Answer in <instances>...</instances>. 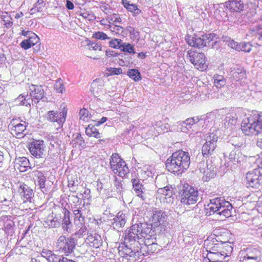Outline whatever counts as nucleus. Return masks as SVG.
Instances as JSON below:
<instances>
[{
    "instance_id": "19",
    "label": "nucleus",
    "mask_w": 262,
    "mask_h": 262,
    "mask_svg": "<svg viewBox=\"0 0 262 262\" xmlns=\"http://www.w3.org/2000/svg\"><path fill=\"white\" fill-rule=\"evenodd\" d=\"M127 217L122 211L119 212L113 219L112 225L114 229L118 230L126 224Z\"/></svg>"
},
{
    "instance_id": "42",
    "label": "nucleus",
    "mask_w": 262,
    "mask_h": 262,
    "mask_svg": "<svg viewBox=\"0 0 262 262\" xmlns=\"http://www.w3.org/2000/svg\"><path fill=\"white\" fill-rule=\"evenodd\" d=\"M73 214H74V216H75V219H74L75 223L76 224H78V223L77 222H79V223L80 225H82V223L84 222V217L82 215L81 211L78 209H75L73 210Z\"/></svg>"
},
{
    "instance_id": "63",
    "label": "nucleus",
    "mask_w": 262,
    "mask_h": 262,
    "mask_svg": "<svg viewBox=\"0 0 262 262\" xmlns=\"http://www.w3.org/2000/svg\"><path fill=\"white\" fill-rule=\"evenodd\" d=\"M81 227L79 229L78 231L76 232V234L79 237H80L82 235L85 234L87 232V227L84 225H81Z\"/></svg>"
},
{
    "instance_id": "60",
    "label": "nucleus",
    "mask_w": 262,
    "mask_h": 262,
    "mask_svg": "<svg viewBox=\"0 0 262 262\" xmlns=\"http://www.w3.org/2000/svg\"><path fill=\"white\" fill-rule=\"evenodd\" d=\"M88 46L90 47V49L92 48L94 50H102V47L100 43H99L97 42H90L88 44Z\"/></svg>"
},
{
    "instance_id": "33",
    "label": "nucleus",
    "mask_w": 262,
    "mask_h": 262,
    "mask_svg": "<svg viewBox=\"0 0 262 262\" xmlns=\"http://www.w3.org/2000/svg\"><path fill=\"white\" fill-rule=\"evenodd\" d=\"M117 172H113L114 173L117 174L120 177H125L128 173H129V168L125 163V161L121 162L117 167Z\"/></svg>"
},
{
    "instance_id": "30",
    "label": "nucleus",
    "mask_w": 262,
    "mask_h": 262,
    "mask_svg": "<svg viewBox=\"0 0 262 262\" xmlns=\"http://www.w3.org/2000/svg\"><path fill=\"white\" fill-rule=\"evenodd\" d=\"M64 217L62 220V228L64 231L68 232H70L72 223L70 219V211L66 209H63Z\"/></svg>"
},
{
    "instance_id": "8",
    "label": "nucleus",
    "mask_w": 262,
    "mask_h": 262,
    "mask_svg": "<svg viewBox=\"0 0 262 262\" xmlns=\"http://www.w3.org/2000/svg\"><path fill=\"white\" fill-rule=\"evenodd\" d=\"M187 58L190 62L199 70H205L208 66L206 63V57L203 53L197 52L195 51H187Z\"/></svg>"
},
{
    "instance_id": "12",
    "label": "nucleus",
    "mask_w": 262,
    "mask_h": 262,
    "mask_svg": "<svg viewBox=\"0 0 262 262\" xmlns=\"http://www.w3.org/2000/svg\"><path fill=\"white\" fill-rule=\"evenodd\" d=\"M31 154L36 158H43L46 156V146L42 140H35L29 145Z\"/></svg>"
},
{
    "instance_id": "22",
    "label": "nucleus",
    "mask_w": 262,
    "mask_h": 262,
    "mask_svg": "<svg viewBox=\"0 0 262 262\" xmlns=\"http://www.w3.org/2000/svg\"><path fill=\"white\" fill-rule=\"evenodd\" d=\"M145 241V244L141 247V252H142L143 255L150 254L154 253L157 249L158 245L157 243L152 242L150 243L149 238L147 237Z\"/></svg>"
},
{
    "instance_id": "61",
    "label": "nucleus",
    "mask_w": 262,
    "mask_h": 262,
    "mask_svg": "<svg viewBox=\"0 0 262 262\" xmlns=\"http://www.w3.org/2000/svg\"><path fill=\"white\" fill-rule=\"evenodd\" d=\"M30 39L31 42L33 43L32 46L36 45L39 41V38L35 34L31 33V35L29 36V39Z\"/></svg>"
},
{
    "instance_id": "36",
    "label": "nucleus",
    "mask_w": 262,
    "mask_h": 262,
    "mask_svg": "<svg viewBox=\"0 0 262 262\" xmlns=\"http://www.w3.org/2000/svg\"><path fill=\"white\" fill-rule=\"evenodd\" d=\"M231 75L236 81H239L245 77L246 72L243 68L234 69L231 71Z\"/></svg>"
},
{
    "instance_id": "54",
    "label": "nucleus",
    "mask_w": 262,
    "mask_h": 262,
    "mask_svg": "<svg viewBox=\"0 0 262 262\" xmlns=\"http://www.w3.org/2000/svg\"><path fill=\"white\" fill-rule=\"evenodd\" d=\"M122 41L119 39H114L109 42V45L111 47L117 49H121V45L122 44Z\"/></svg>"
},
{
    "instance_id": "37",
    "label": "nucleus",
    "mask_w": 262,
    "mask_h": 262,
    "mask_svg": "<svg viewBox=\"0 0 262 262\" xmlns=\"http://www.w3.org/2000/svg\"><path fill=\"white\" fill-rule=\"evenodd\" d=\"M249 31L252 34L255 35L258 39L262 40V26H251L249 28Z\"/></svg>"
},
{
    "instance_id": "39",
    "label": "nucleus",
    "mask_w": 262,
    "mask_h": 262,
    "mask_svg": "<svg viewBox=\"0 0 262 262\" xmlns=\"http://www.w3.org/2000/svg\"><path fill=\"white\" fill-rule=\"evenodd\" d=\"M213 79L214 85L217 88L220 89L226 84V80L223 76L215 75Z\"/></svg>"
},
{
    "instance_id": "13",
    "label": "nucleus",
    "mask_w": 262,
    "mask_h": 262,
    "mask_svg": "<svg viewBox=\"0 0 262 262\" xmlns=\"http://www.w3.org/2000/svg\"><path fill=\"white\" fill-rule=\"evenodd\" d=\"M67 113V111L64 109L59 113L57 111H50L48 112L45 118L50 122H56L58 125V127L60 128L66 121Z\"/></svg>"
},
{
    "instance_id": "27",
    "label": "nucleus",
    "mask_w": 262,
    "mask_h": 262,
    "mask_svg": "<svg viewBox=\"0 0 262 262\" xmlns=\"http://www.w3.org/2000/svg\"><path fill=\"white\" fill-rule=\"evenodd\" d=\"M14 102L16 105L28 106L31 105V103H32V99L30 98L28 93H24L20 94L14 100Z\"/></svg>"
},
{
    "instance_id": "57",
    "label": "nucleus",
    "mask_w": 262,
    "mask_h": 262,
    "mask_svg": "<svg viewBox=\"0 0 262 262\" xmlns=\"http://www.w3.org/2000/svg\"><path fill=\"white\" fill-rule=\"evenodd\" d=\"M127 10L132 12L134 13V15H137L139 14L141 11L138 8L137 6L133 4H130L129 6L127 8Z\"/></svg>"
},
{
    "instance_id": "25",
    "label": "nucleus",
    "mask_w": 262,
    "mask_h": 262,
    "mask_svg": "<svg viewBox=\"0 0 262 262\" xmlns=\"http://www.w3.org/2000/svg\"><path fill=\"white\" fill-rule=\"evenodd\" d=\"M199 121L198 117L190 118L186 119L180 123L181 125V131L184 133H188L192 126Z\"/></svg>"
},
{
    "instance_id": "41",
    "label": "nucleus",
    "mask_w": 262,
    "mask_h": 262,
    "mask_svg": "<svg viewBox=\"0 0 262 262\" xmlns=\"http://www.w3.org/2000/svg\"><path fill=\"white\" fill-rule=\"evenodd\" d=\"M34 176L37 178V181L41 189L45 188L46 178L43 174L40 171H35Z\"/></svg>"
},
{
    "instance_id": "32",
    "label": "nucleus",
    "mask_w": 262,
    "mask_h": 262,
    "mask_svg": "<svg viewBox=\"0 0 262 262\" xmlns=\"http://www.w3.org/2000/svg\"><path fill=\"white\" fill-rule=\"evenodd\" d=\"M260 255V251L258 249L256 248H249L247 249L246 254L244 256L250 258L261 260Z\"/></svg>"
},
{
    "instance_id": "15",
    "label": "nucleus",
    "mask_w": 262,
    "mask_h": 262,
    "mask_svg": "<svg viewBox=\"0 0 262 262\" xmlns=\"http://www.w3.org/2000/svg\"><path fill=\"white\" fill-rule=\"evenodd\" d=\"M131 182L134 193L142 200L146 198L145 190L140 180L138 178L132 179Z\"/></svg>"
},
{
    "instance_id": "20",
    "label": "nucleus",
    "mask_w": 262,
    "mask_h": 262,
    "mask_svg": "<svg viewBox=\"0 0 262 262\" xmlns=\"http://www.w3.org/2000/svg\"><path fill=\"white\" fill-rule=\"evenodd\" d=\"M14 167L21 172L31 169L30 163L29 160L25 157L16 158L14 162Z\"/></svg>"
},
{
    "instance_id": "48",
    "label": "nucleus",
    "mask_w": 262,
    "mask_h": 262,
    "mask_svg": "<svg viewBox=\"0 0 262 262\" xmlns=\"http://www.w3.org/2000/svg\"><path fill=\"white\" fill-rule=\"evenodd\" d=\"M214 167L211 165L209 167L208 166L207 168L204 170L203 173L206 177V178H212L215 175V170Z\"/></svg>"
},
{
    "instance_id": "62",
    "label": "nucleus",
    "mask_w": 262,
    "mask_h": 262,
    "mask_svg": "<svg viewBox=\"0 0 262 262\" xmlns=\"http://www.w3.org/2000/svg\"><path fill=\"white\" fill-rule=\"evenodd\" d=\"M208 166H209V165L207 162L205 161H202L198 164V168L199 169V170L201 173H203L204 170H205Z\"/></svg>"
},
{
    "instance_id": "5",
    "label": "nucleus",
    "mask_w": 262,
    "mask_h": 262,
    "mask_svg": "<svg viewBox=\"0 0 262 262\" xmlns=\"http://www.w3.org/2000/svg\"><path fill=\"white\" fill-rule=\"evenodd\" d=\"M217 130H213V132L206 134L205 142L202 148V154L204 158H209L214 154L217 147Z\"/></svg>"
},
{
    "instance_id": "31",
    "label": "nucleus",
    "mask_w": 262,
    "mask_h": 262,
    "mask_svg": "<svg viewBox=\"0 0 262 262\" xmlns=\"http://www.w3.org/2000/svg\"><path fill=\"white\" fill-rule=\"evenodd\" d=\"M229 159L230 162L233 163V164L240 163L243 160V157L241 152L236 150L232 151L229 155Z\"/></svg>"
},
{
    "instance_id": "51",
    "label": "nucleus",
    "mask_w": 262,
    "mask_h": 262,
    "mask_svg": "<svg viewBox=\"0 0 262 262\" xmlns=\"http://www.w3.org/2000/svg\"><path fill=\"white\" fill-rule=\"evenodd\" d=\"M73 141L74 142V143L77 144L81 147H84L85 146L84 140L81 134L79 133H76L75 134V137Z\"/></svg>"
},
{
    "instance_id": "18",
    "label": "nucleus",
    "mask_w": 262,
    "mask_h": 262,
    "mask_svg": "<svg viewBox=\"0 0 262 262\" xmlns=\"http://www.w3.org/2000/svg\"><path fill=\"white\" fill-rule=\"evenodd\" d=\"M30 98L33 99H36L38 102L39 100L42 99L45 96V91L41 85H31L30 88Z\"/></svg>"
},
{
    "instance_id": "47",
    "label": "nucleus",
    "mask_w": 262,
    "mask_h": 262,
    "mask_svg": "<svg viewBox=\"0 0 262 262\" xmlns=\"http://www.w3.org/2000/svg\"><path fill=\"white\" fill-rule=\"evenodd\" d=\"M121 50L124 52H127L130 54L135 53L134 47L129 43H122L121 45Z\"/></svg>"
},
{
    "instance_id": "38",
    "label": "nucleus",
    "mask_w": 262,
    "mask_h": 262,
    "mask_svg": "<svg viewBox=\"0 0 262 262\" xmlns=\"http://www.w3.org/2000/svg\"><path fill=\"white\" fill-rule=\"evenodd\" d=\"M43 7V0H38L37 2L34 4L33 7L30 9V14L32 15L36 12H41Z\"/></svg>"
},
{
    "instance_id": "29",
    "label": "nucleus",
    "mask_w": 262,
    "mask_h": 262,
    "mask_svg": "<svg viewBox=\"0 0 262 262\" xmlns=\"http://www.w3.org/2000/svg\"><path fill=\"white\" fill-rule=\"evenodd\" d=\"M124 161L117 153H113L110 159V168L113 172H117V167L121 162Z\"/></svg>"
},
{
    "instance_id": "49",
    "label": "nucleus",
    "mask_w": 262,
    "mask_h": 262,
    "mask_svg": "<svg viewBox=\"0 0 262 262\" xmlns=\"http://www.w3.org/2000/svg\"><path fill=\"white\" fill-rule=\"evenodd\" d=\"M114 189L119 193L121 194L123 191V187L122 184V181L118 180L117 178L115 177V180L114 182Z\"/></svg>"
},
{
    "instance_id": "53",
    "label": "nucleus",
    "mask_w": 262,
    "mask_h": 262,
    "mask_svg": "<svg viewBox=\"0 0 262 262\" xmlns=\"http://www.w3.org/2000/svg\"><path fill=\"white\" fill-rule=\"evenodd\" d=\"M110 28L112 32L117 34H120L123 32V28L118 25L113 24L112 25H110Z\"/></svg>"
},
{
    "instance_id": "35",
    "label": "nucleus",
    "mask_w": 262,
    "mask_h": 262,
    "mask_svg": "<svg viewBox=\"0 0 262 262\" xmlns=\"http://www.w3.org/2000/svg\"><path fill=\"white\" fill-rule=\"evenodd\" d=\"M95 126V123L89 124L85 129V133L89 137H94L97 139L100 138V134Z\"/></svg>"
},
{
    "instance_id": "28",
    "label": "nucleus",
    "mask_w": 262,
    "mask_h": 262,
    "mask_svg": "<svg viewBox=\"0 0 262 262\" xmlns=\"http://www.w3.org/2000/svg\"><path fill=\"white\" fill-rule=\"evenodd\" d=\"M203 37L206 42V47L211 46L212 48H213L217 43L219 38V35L214 33L205 34L203 35Z\"/></svg>"
},
{
    "instance_id": "11",
    "label": "nucleus",
    "mask_w": 262,
    "mask_h": 262,
    "mask_svg": "<svg viewBox=\"0 0 262 262\" xmlns=\"http://www.w3.org/2000/svg\"><path fill=\"white\" fill-rule=\"evenodd\" d=\"M233 248L231 246H225V251L208 252L207 256L210 262L222 261L223 260L228 261L229 260L228 258Z\"/></svg>"
},
{
    "instance_id": "34",
    "label": "nucleus",
    "mask_w": 262,
    "mask_h": 262,
    "mask_svg": "<svg viewBox=\"0 0 262 262\" xmlns=\"http://www.w3.org/2000/svg\"><path fill=\"white\" fill-rule=\"evenodd\" d=\"M158 193L170 198L174 194V190L172 185H169L163 188H159Z\"/></svg>"
},
{
    "instance_id": "56",
    "label": "nucleus",
    "mask_w": 262,
    "mask_h": 262,
    "mask_svg": "<svg viewBox=\"0 0 262 262\" xmlns=\"http://www.w3.org/2000/svg\"><path fill=\"white\" fill-rule=\"evenodd\" d=\"M54 89L58 93H63V91H64V89L61 80H59L56 82L55 84H54Z\"/></svg>"
},
{
    "instance_id": "2",
    "label": "nucleus",
    "mask_w": 262,
    "mask_h": 262,
    "mask_svg": "<svg viewBox=\"0 0 262 262\" xmlns=\"http://www.w3.org/2000/svg\"><path fill=\"white\" fill-rule=\"evenodd\" d=\"M206 210L209 215L216 214L224 220L231 216L233 207L223 197H215L209 200Z\"/></svg>"
},
{
    "instance_id": "55",
    "label": "nucleus",
    "mask_w": 262,
    "mask_h": 262,
    "mask_svg": "<svg viewBox=\"0 0 262 262\" xmlns=\"http://www.w3.org/2000/svg\"><path fill=\"white\" fill-rule=\"evenodd\" d=\"M80 119L83 121H86L89 116V111L83 108L80 110L79 112Z\"/></svg>"
},
{
    "instance_id": "44",
    "label": "nucleus",
    "mask_w": 262,
    "mask_h": 262,
    "mask_svg": "<svg viewBox=\"0 0 262 262\" xmlns=\"http://www.w3.org/2000/svg\"><path fill=\"white\" fill-rule=\"evenodd\" d=\"M127 75L136 81H138L141 79L140 72L136 69L129 70L127 72Z\"/></svg>"
},
{
    "instance_id": "50",
    "label": "nucleus",
    "mask_w": 262,
    "mask_h": 262,
    "mask_svg": "<svg viewBox=\"0 0 262 262\" xmlns=\"http://www.w3.org/2000/svg\"><path fill=\"white\" fill-rule=\"evenodd\" d=\"M107 19L110 23H120L122 21L121 18L118 14H113L107 16Z\"/></svg>"
},
{
    "instance_id": "64",
    "label": "nucleus",
    "mask_w": 262,
    "mask_h": 262,
    "mask_svg": "<svg viewBox=\"0 0 262 262\" xmlns=\"http://www.w3.org/2000/svg\"><path fill=\"white\" fill-rule=\"evenodd\" d=\"M53 253V252L51 250L43 249L41 251L40 254L42 257L45 258L47 260H48V258H50L51 255H52Z\"/></svg>"
},
{
    "instance_id": "17",
    "label": "nucleus",
    "mask_w": 262,
    "mask_h": 262,
    "mask_svg": "<svg viewBox=\"0 0 262 262\" xmlns=\"http://www.w3.org/2000/svg\"><path fill=\"white\" fill-rule=\"evenodd\" d=\"M186 40L188 44L191 46L198 48L206 47V42L203 37V35L201 37L194 34L193 36L188 35Z\"/></svg>"
},
{
    "instance_id": "23",
    "label": "nucleus",
    "mask_w": 262,
    "mask_h": 262,
    "mask_svg": "<svg viewBox=\"0 0 262 262\" xmlns=\"http://www.w3.org/2000/svg\"><path fill=\"white\" fill-rule=\"evenodd\" d=\"M85 241L91 247L95 248H98L102 244L101 237L97 233L88 234Z\"/></svg>"
},
{
    "instance_id": "4",
    "label": "nucleus",
    "mask_w": 262,
    "mask_h": 262,
    "mask_svg": "<svg viewBox=\"0 0 262 262\" xmlns=\"http://www.w3.org/2000/svg\"><path fill=\"white\" fill-rule=\"evenodd\" d=\"M243 133L247 136L257 135L262 132V114H257L244 119L241 123Z\"/></svg>"
},
{
    "instance_id": "21",
    "label": "nucleus",
    "mask_w": 262,
    "mask_h": 262,
    "mask_svg": "<svg viewBox=\"0 0 262 262\" xmlns=\"http://www.w3.org/2000/svg\"><path fill=\"white\" fill-rule=\"evenodd\" d=\"M139 239H140L137 237V235H135L132 231H128L125 233L124 242L126 244V246H130L129 249H131L134 248L135 246H138L137 244L140 243Z\"/></svg>"
},
{
    "instance_id": "40",
    "label": "nucleus",
    "mask_w": 262,
    "mask_h": 262,
    "mask_svg": "<svg viewBox=\"0 0 262 262\" xmlns=\"http://www.w3.org/2000/svg\"><path fill=\"white\" fill-rule=\"evenodd\" d=\"M237 117L235 114L230 113L227 116L224 120V124L225 126L231 125H233L236 124Z\"/></svg>"
},
{
    "instance_id": "3",
    "label": "nucleus",
    "mask_w": 262,
    "mask_h": 262,
    "mask_svg": "<svg viewBox=\"0 0 262 262\" xmlns=\"http://www.w3.org/2000/svg\"><path fill=\"white\" fill-rule=\"evenodd\" d=\"M224 7H226L230 12H236L235 17L242 14L243 16L242 19L239 17L237 21L241 23L243 21L245 23H254L257 19V15L255 12H246L244 10V4L242 0H232L226 2L224 4Z\"/></svg>"
},
{
    "instance_id": "24",
    "label": "nucleus",
    "mask_w": 262,
    "mask_h": 262,
    "mask_svg": "<svg viewBox=\"0 0 262 262\" xmlns=\"http://www.w3.org/2000/svg\"><path fill=\"white\" fill-rule=\"evenodd\" d=\"M142 225L143 224L141 223L132 225L128 231H132L135 235H137V237L140 239H142L143 237L145 238L147 236V231L143 230Z\"/></svg>"
},
{
    "instance_id": "7",
    "label": "nucleus",
    "mask_w": 262,
    "mask_h": 262,
    "mask_svg": "<svg viewBox=\"0 0 262 262\" xmlns=\"http://www.w3.org/2000/svg\"><path fill=\"white\" fill-rule=\"evenodd\" d=\"M246 184L247 187L258 189L262 184V167L255 168L247 173Z\"/></svg>"
},
{
    "instance_id": "14",
    "label": "nucleus",
    "mask_w": 262,
    "mask_h": 262,
    "mask_svg": "<svg viewBox=\"0 0 262 262\" xmlns=\"http://www.w3.org/2000/svg\"><path fill=\"white\" fill-rule=\"evenodd\" d=\"M167 214L165 212L157 208H155L152 210V215L151 216L152 226L157 227L160 225H164L167 220Z\"/></svg>"
},
{
    "instance_id": "58",
    "label": "nucleus",
    "mask_w": 262,
    "mask_h": 262,
    "mask_svg": "<svg viewBox=\"0 0 262 262\" xmlns=\"http://www.w3.org/2000/svg\"><path fill=\"white\" fill-rule=\"evenodd\" d=\"M62 257H63L62 256H59L53 253L47 261L48 262H61Z\"/></svg>"
},
{
    "instance_id": "9",
    "label": "nucleus",
    "mask_w": 262,
    "mask_h": 262,
    "mask_svg": "<svg viewBox=\"0 0 262 262\" xmlns=\"http://www.w3.org/2000/svg\"><path fill=\"white\" fill-rule=\"evenodd\" d=\"M75 245V239L74 237L67 238L64 235H61L56 242L58 250L67 255L73 252Z\"/></svg>"
},
{
    "instance_id": "59",
    "label": "nucleus",
    "mask_w": 262,
    "mask_h": 262,
    "mask_svg": "<svg viewBox=\"0 0 262 262\" xmlns=\"http://www.w3.org/2000/svg\"><path fill=\"white\" fill-rule=\"evenodd\" d=\"M32 44L33 43L31 42L30 39H28L23 40L21 42L20 46L23 49L25 50H27L32 46Z\"/></svg>"
},
{
    "instance_id": "16",
    "label": "nucleus",
    "mask_w": 262,
    "mask_h": 262,
    "mask_svg": "<svg viewBox=\"0 0 262 262\" xmlns=\"http://www.w3.org/2000/svg\"><path fill=\"white\" fill-rule=\"evenodd\" d=\"M231 246L230 243L228 242H223L222 241H219L217 239L215 241H212V242H209L207 244V249L208 252H221L225 251V246Z\"/></svg>"
},
{
    "instance_id": "45",
    "label": "nucleus",
    "mask_w": 262,
    "mask_h": 262,
    "mask_svg": "<svg viewBox=\"0 0 262 262\" xmlns=\"http://www.w3.org/2000/svg\"><path fill=\"white\" fill-rule=\"evenodd\" d=\"M122 72V70L120 68H116L109 67L106 68L105 74L107 75V76H110L113 75H118L121 74Z\"/></svg>"
},
{
    "instance_id": "26",
    "label": "nucleus",
    "mask_w": 262,
    "mask_h": 262,
    "mask_svg": "<svg viewBox=\"0 0 262 262\" xmlns=\"http://www.w3.org/2000/svg\"><path fill=\"white\" fill-rule=\"evenodd\" d=\"M18 191L21 197L24 198V201L32 198L33 190L24 183L19 185Z\"/></svg>"
},
{
    "instance_id": "52",
    "label": "nucleus",
    "mask_w": 262,
    "mask_h": 262,
    "mask_svg": "<svg viewBox=\"0 0 262 262\" xmlns=\"http://www.w3.org/2000/svg\"><path fill=\"white\" fill-rule=\"evenodd\" d=\"M93 37L100 40H106L110 39V37L107 35L102 32H97L93 34Z\"/></svg>"
},
{
    "instance_id": "46",
    "label": "nucleus",
    "mask_w": 262,
    "mask_h": 262,
    "mask_svg": "<svg viewBox=\"0 0 262 262\" xmlns=\"http://www.w3.org/2000/svg\"><path fill=\"white\" fill-rule=\"evenodd\" d=\"M252 46L251 44L248 42H243L239 43L238 51H244L245 52H250L252 49Z\"/></svg>"
},
{
    "instance_id": "6",
    "label": "nucleus",
    "mask_w": 262,
    "mask_h": 262,
    "mask_svg": "<svg viewBox=\"0 0 262 262\" xmlns=\"http://www.w3.org/2000/svg\"><path fill=\"white\" fill-rule=\"evenodd\" d=\"M179 193L181 202L184 205L194 204L198 200V190L188 184H184Z\"/></svg>"
},
{
    "instance_id": "1",
    "label": "nucleus",
    "mask_w": 262,
    "mask_h": 262,
    "mask_svg": "<svg viewBox=\"0 0 262 262\" xmlns=\"http://www.w3.org/2000/svg\"><path fill=\"white\" fill-rule=\"evenodd\" d=\"M190 163L189 153L179 150L173 152L167 159L165 166L168 171L179 176L189 168Z\"/></svg>"
},
{
    "instance_id": "43",
    "label": "nucleus",
    "mask_w": 262,
    "mask_h": 262,
    "mask_svg": "<svg viewBox=\"0 0 262 262\" xmlns=\"http://www.w3.org/2000/svg\"><path fill=\"white\" fill-rule=\"evenodd\" d=\"M47 223L48 225L52 228H56L59 227L60 222L59 219L57 217L49 216L47 219Z\"/></svg>"
},
{
    "instance_id": "10",
    "label": "nucleus",
    "mask_w": 262,
    "mask_h": 262,
    "mask_svg": "<svg viewBox=\"0 0 262 262\" xmlns=\"http://www.w3.org/2000/svg\"><path fill=\"white\" fill-rule=\"evenodd\" d=\"M28 123L24 121L18 119H13L8 125V128L11 131V134L17 138H21L27 134L26 127Z\"/></svg>"
}]
</instances>
